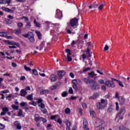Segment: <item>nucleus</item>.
Wrapping results in <instances>:
<instances>
[{
  "label": "nucleus",
  "mask_w": 130,
  "mask_h": 130,
  "mask_svg": "<svg viewBox=\"0 0 130 130\" xmlns=\"http://www.w3.org/2000/svg\"><path fill=\"white\" fill-rule=\"evenodd\" d=\"M79 20L75 17L70 20L69 25L66 27V31L68 34H72L73 29L77 27Z\"/></svg>",
  "instance_id": "nucleus-1"
},
{
  "label": "nucleus",
  "mask_w": 130,
  "mask_h": 130,
  "mask_svg": "<svg viewBox=\"0 0 130 130\" xmlns=\"http://www.w3.org/2000/svg\"><path fill=\"white\" fill-rule=\"evenodd\" d=\"M37 103L39 104V107H41L40 110L43 113V114H47L48 112L45 108V104H43V100H42L41 98L39 99L37 101Z\"/></svg>",
  "instance_id": "nucleus-2"
},
{
  "label": "nucleus",
  "mask_w": 130,
  "mask_h": 130,
  "mask_svg": "<svg viewBox=\"0 0 130 130\" xmlns=\"http://www.w3.org/2000/svg\"><path fill=\"white\" fill-rule=\"evenodd\" d=\"M107 106V100H104L103 99H102L101 102L98 103V105H96V108L99 110H102V109H104Z\"/></svg>",
  "instance_id": "nucleus-3"
},
{
  "label": "nucleus",
  "mask_w": 130,
  "mask_h": 130,
  "mask_svg": "<svg viewBox=\"0 0 130 130\" xmlns=\"http://www.w3.org/2000/svg\"><path fill=\"white\" fill-rule=\"evenodd\" d=\"M34 117L36 122H39V121H42L43 123L47 122V119L43 117H41L39 114H35Z\"/></svg>",
  "instance_id": "nucleus-4"
},
{
  "label": "nucleus",
  "mask_w": 130,
  "mask_h": 130,
  "mask_svg": "<svg viewBox=\"0 0 130 130\" xmlns=\"http://www.w3.org/2000/svg\"><path fill=\"white\" fill-rule=\"evenodd\" d=\"M125 108L123 107L121 108L120 109L119 112H118L117 115L116 117V118H117V117L119 118V119H123V116H121V114H122V115H124V114L125 113Z\"/></svg>",
  "instance_id": "nucleus-5"
},
{
  "label": "nucleus",
  "mask_w": 130,
  "mask_h": 130,
  "mask_svg": "<svg viewBox=\"0 0 130 130\" xmlns=\"http://www.w3.org/2000/svg\"><path fill=\"white\" fill-rule=\"evenodd\" d=\"M90 89L91 90H99L100 89V85L96 82V81H93L91 84L90 85Z\"/></svg>",
  "instance_id": "nucleus-6"
},
{
  "label": "nucleus",
  "mask_w": 130,
  "mask_h": 130,
  "mask_svg": "<svg viewBox=\"0 0 130 130\" xmlns=\"http://www.w3.org/2000/svg\"><path fill=\"white\" fill-rule=\"evenodd\" d=\"M66 71L64 70L58 71L57 72V75L58 77V80H61L64 76H66Z\"/></svg>",
  "instance_id": "nucleus-7"
},
{
  "label": "nucleus",
  "mask_w": 130,
  "mask_h": 130,
  "mask_svg": "<svg viewBox=\"0 0 130 130\" xmlns=\"http://www.w3.org/2000/svg\"><path fill=\"white\" fill-rule=\"evenodd\" d=\"M105 86L110 88H115V84L113 81L108 80L105 83Z\"/></svg>",
  "instance_id": "nucleus-8"
},
{
  "label": "nucleus",
  "mask_w": 130,
  "mask_h": 130,
  "mask_svg": "<svg viewBox=\"0 0 130 130\" xmlns=\"http://www.w3.org/2000/svg\"><path fill=\"white\" fill-rule=\"evenodd\" d=\"M55 18L57 19H59V20H61L62 18V12L60 11V10L57 9L56 12Z\"/></svg>",
  "instance_id": "nucleus-9"
},
{
  "label": "nucleus",
  "mask_w": 130,
  "mask_h": 130,
  "mask_svg": "<svg viewBox=\"0 0 130 130\" xmlns=\"http://www.w3.org/2000/svg\"><path fill=\"white\" fill-rule=\"evenodd\" d=\"M83 129L84 130H90V128H89L88 120H87L86 119H83Z\"/></svg>",
  "instance_id": "nucleus-10"
},
{
  "label": "nucleus",
  "mask_w": 130,
  "mask_h": 130,
  "mask_svg": "<svg viewBox=\"0 0 130 130\" xmlns=\"http://www.w3.org/2000/svg\"><path fill=\"white\" fill-rule=\"evenodd\" d=\"M84 82L86 84V85H88L89 84L90 86L92 84V83L94 81V80L89 78H85L83 79Z\"/></svg>",
  "instance_id": "nucleus-11"
},
{
  "label": "nucleus",
  "mask_w": 130,
  "mask_h": 130,
  "mask_svg": "<svg viewBox=\"0 0 130 130\" xmlns=\"http://www.w3.org/2000/svg\"><path fill=\"white\" fill-rule=\"evenodd\" d=\"M6 43L9 45H16L17 47H20V44L15 42H11L10 41H6Z\"/></svg>",
  "instance_id": "nucleus-12"
},
{
  "label": "nucleus",
  "mask_w": 130,
  "mask_h": 130,
  "mask_svg": "<svg viewBox=\"0 0 130 130\" xmlns=\"http://www.w3.org/2000/svg\"><path fill=\"white\" fill-rule=\"evenodd\" d=\"M15 126H16L17 129H22V126H21V123L19 121H15L14 122Z\"/></svg>",
  "instance_id": "nucleus-13"
},
{
  "label": "nucleus",
  "mask_w": 130,
  "mask_h": 130,
  "mask_svg": "<svg viewBox=\"0 0 130 130\" xmlns=\"http://www.w3.org/2000/svg\"><path fill=\"white\" fill-rule=\"evenodd\" d=\"M30 35L28 37V40L31 42V43H34L35 42V40L34 39V34L32 32H30Z\"/></svg>",
  "instance_id": "nucleus-14"
},
{
  "label": "nucleus",
  "mask_w": 130,
  "mask_h": 130,
  "mask_svg": "<svg viewBox=\"0 0 130 130\" xmlns=\"http://www.w3.org/2000/svg\"><path fill=\"white\" fill-rule=\"evenodd\" d=\"M49 79L51 82H56V81H57V76L54 74H53L50 76Z\"/></svg>",
  "instance_id": "nucleus-15"
},
{
  "label": "nucleus",
  "mask_w": 130,
  "mask_h": 130,
  "mask_svg": "<svg viewBox=\"0 0 130 130\" xmlns=\"http://www.w3.org/2000/svg\"><path fill=\"white\" fill-rule=\"evenodd\" d=\"M0 2V5H10L12 2V0H1Z\"/></svg>",
  "instance_id": "nucleus-16"
},
{
  "label": "nucleus",
  "mask_w": 130,
  "mask_h": 130,
  "mask_svg": "<svg viewBox=\"0 0 130 130\" xmlns=\"http://www.w3.org/2000/svg\"><path fill=\"white\" fill-rule=\"evenodd\" d=\"M13 32L14 34H16V35H20V34H21V33H22V28H18L16 29H14L13 30Z\"/></svg>",
  "instance_id": "nucleus-17"
},
{
  "label": "nucleus",
  "mask_w": 130,
  "mask_h": 130,
  "mask_svg": "<svg viewBox=\"0 0 130 130\" xmlns=\"http://www.w3.org/2000/svg\"><path fill=\"white\" fill-rule=\"evenodd\" d=\"M2 9L5 12H7L8 13H10L11 14L14 13V10H12L8 8L3 7Z\"/></svg>",
  "instance_id": "nucleus-18"
},
{
  "label": "nucleus",
  "mask_w": 130,
  "mask_h": 130,
  "mask_svg": "<svg viewBox=\"0 0 130 130\" xmlns=\"http://www.w3.org/2000/svg\"><path fill=\"white\" fill-rule=\"evenodd\" d=\"M27 94H28V92L26 91V90L21 89V90H20V95L22 97H25V96H26V95H27Z\"/></svg>",
  "instance_id": "nucleus-19"
},
{
  "label": "nucleus",
  "mask_w": 130,
  "mask_h": 130,
  "mask_svg": "<svg viewBox=\"0 0 130 130\" xmlns=\"http://www.w3.org/2000/svg\"><path fill=\"white\" fill-rule=\"evenodd\" d=\"M98 97H99V93L96 92L94 93L92 96H89L88 98L89 99L95 100L96 98H98Z\"/></svg>",
  "instance_id": "nucleus-20"
},
{
  "label": "nucleus",
  "mask_w": 130,
  "mask_h": 130,
  "mask_svg": "<svg viewBox=\"0 0 130 130\" xmlns=\"http://www.w3.org/2000/svg\"><path fill=\"white\" fill-rule=\"evenodd\" d=\"M87 45L88 46V47L87 48V53H90V50L93 48V46H92L91 42L87 43Z\"/></svg>",
  "instance_id": "nucleus-21"
},
{
  "label": "nucleus",
  "mask_w": 130,
  "mask_h": 130,
  "mask_svg": "<svg viewBox=\"0 0 130 130\" xmlns=\"http://www.w3.org/2000/svg\"><path fill=\"white\" fill-rule=\"evenodd\" d=\"M120 102V105H124V103H125V99L123 98H121L119 99Z\"/></svg>",
  "instance_id": "nucleus-22"
},
{
  "label": "nucleus",
  "mask_w": 130,
  "mask_h": 130,
  "mask_svg": "<svg viewBox=\"0 0 130 130\" xmlns=\"http://www.w3.org/2000/svg\"><path fill=\"white\" fill-rule=\"evenodd\" d=\"M33 93H31L30 94H29L28 96L26 97V99L27 100H29V101H32L33 100Z\"/></svg>",
  "instance_id": "nucleus-23"
},
{
  "label": "nucleus",
  "mask_w": 130,
  "mask_h": 130,
  "mask_svg": "<svg viewBox=\"0 0 130 130\" xmlns=\"http://www.w3.org/2000/svg\"><path fill=\"white\" fill-rule=\"evenodd\" d=\"M89 112H90V116L92 117H95V116H96V113L95 112V111H94V110H90Z\"/></svg>",
  "instance_id": "nucleus-24"
},
{
  "label": "nucleus",
  "mask_w": 130,
  "mask_h": 130,
  "mask_svg": "<svg viewBox=\"0 0 130 130\" xmlns=\"http://www.w3.org/2000/svg\"><path fill=\"white\" fill-rule=\"evenodd\" d=\"M88 75L91 78H94V77H96V76H97V74H95V72L94 71H91L88 74Z\"/></svg>",
  "instance_id": "nucleus-25"
},
{
  "label": "nucleus",
  "mask_w": 130,
  "mask_h": 130,
  "mask_svg": "<svg viewBox=\"0 0 130 130\" xmlns=\"http://www.w3.org/2000/svg\"><path fill=\"white\" fill-rule=\"evenodd\" d=\"M49 90H44L41 91H40V95H44V94H47V93H49Z\"/></svg>",
  "instance_id": "nucleus-26"
},
{
  "label": "nucleus",
  "mask_w": 130,
  "mask_h": 130,
  "mask_svg": "<svg viewBox=\"0 0 130 130\" xmlns=\"http://www.w3.org/2000/svg\"><path fill=\"white\" fill-rule=\"evenodd\" d=\"M25 106H28V104H27V102H22L20 103V107L21 108L25 107Z\"/></svg>",
  "instance_id": "nucleus-27"
},
{
  "label": "nucleus",
  "mask_w": 130,
  "mask_h": 130,
  "mask_svg": "<svg viewBox=\"0 0 130 130\" xmlns=\"http://www.w3.org/2000/svg\"><path fill=\"white\" fill-rule=\"evenodd\" d=\"M106 4V3L105 2L104 4H101L98 7V10H99L100 11H102Z\"/></svg>",
  "instance_id": "nucleus-28"
},
{
  "label": "nucleus",
  "mask_w": 130,
  "mask_h": 130,
  "mask_svg": "<svg viewBox=\"0 0 130 130\" xmlns=\"http://www.w3.org/2000/svg\"><path fill=\"white\" fill-rule=\"evenodd\" d=\"M57 116H58V115H52L51 116L50 119L52 120H54V121H56V117H57Z\"/></svg>",
  "instance_id": "nucleus-29"
},
{
  "label": "nucleus",
  "mask_w": 130,
  "mask_h": 130,
  "mask_svg": "<svg viewBox=\"0 0 130 130\" xmlns=\"http://www.w3.org/2000/svg\"><path fill=\"white\" fill-rule=\"evenodd\" d=\"M37 35L40 40H41V39H42V35L41 34V32H40V31H37Z\"/></svg>",
  "instance_id": "nucleus-30"
},
{
  "label": "nucleus",
  "mask_w": 130,
  "mask_h": 130,
  "mask_svg": "<svg viewBox=\"0 0 130 130\" xmlns=\"http://www.w3.org/2000/svg\"><path fill=\"white\" fill-rule=\"evenodd\" d=\"M44 46H45V42L43 41V42H42L41 44H40V50H42V49H43V47H44Z\"/></svg>",
  "instance_id": "nucleus-31"
},
{
  "label": "nucleus",
  "mask_w": 130,
  "mask_h": 130,
  "mask_svg": "<svg viewBox=\"0 0 130 130\" xmlns=\"http://www.w3.org/2000/svg\"><path fill=\"white\" fill-rule=\"evenodd\" d=\"M93 8L94 9L98 8V4H93L92 5H90V6H89V9H93Z\"/></svg>",
  "instance_id": "nucleus-32"
},
{
  "label": "nucleus",
  "mask_w": 130,
  "mask_h": 130,
  "mask_svg": "<svg viewBox=\"0 0 130 130\" xmlns=\"http://www.w3.org/2000/svg\"><path fill=\"white\" fill-rule=\"evenodd\" d=\"M11 107L14 110H19V106H16L15 105H12Z\"/></svg>",
  "instance_id": "nucleus-33"
},
{
  "label": "nucleus",
  "mask_w": 130,
  "mask_h": 130,
  "mask_svg": "<svg viewBox=\"0 0 130 130\" xmlns=\"http://www.w3.org/2000/svg\"><path fill=\"white\" fill-rule=\"evenodd\" d=\"M104 123V121L103 120H100L98 126H95V127H99V126H101L102 124Z\"/></svg>",
  "instance_id": "nucleus-34"
},
{
  "label": "nucleus",
  "mask_w": 130,
  "mask_h": 130,
  "mask_svg": "<svg viewBox=\"0 0 130 130\" xmlns=\"http://www.w3.org/2000/svg\"><path fill=\"white\" fill-rule=\"evenodd\" d=\"M27 24L25 25L26 29H30L31 28V22H26Z\"/></svg>",
  "instance_id": "nucleus-35"
},
{
  "label": "nucleus",
  "mask_w": 130,
  "mask_h": 130,
  "mask_svg": "<svg viewBox=\"0 0 130 130\" xmlns=\"http://www.w3.org/2000/svg\"><path fill=\"white\" fill-rule=\"evenodd\" d=\"M65 113L66 114H71V109H70V108H67L65 109Z\"/></svg>",
  "instance_id": "nucleus-36"
},
{
  "label": "nucleus",
  "mask_w": 130,
  "mask_h": 130,
  "mask_svg": "<svg viewBox=\"0 0 130 130\" xmlns=\"http://www.w3.org/2000/svg\"><path fill=\"white\" fill-rule=\"evenodd\" d=\"M32 72L33 75H34L35 76H38V71H37L36 69H33L32 70Z\"/></svg>",
  "instance_id": "nucleus-37"
},
{
  "label": "nucleus",
  "mask_w": 130,
  "mask_h": 130,
  "mask_svg": "<svg viewBox=\"0 0 130 130\" xmlns=\"http://www.w3.org/2000/svg\"><path fill=\"white\" fill-rule=\"evenodd\" d=\"M23 115V110L19 109L17 116H22Z\"/></svg>",
  "instance_id": "nucleus-38"
},
{
  "label": "nucleus",
  "mask_w": 130,
  "mask_h": 130,
  "mask_svg": "<svg viewBox=\"0 0 130 130\" xmlns=\"http://www.w3.org/2000/svg\"><path fill=\"white\" fill-rule=\"evenodd\" d=\"M37 102H34L32 101L31 103L29 102L28 104H30V105H32L33 106H37Z\"/></svg>",
  "instance_id": "nucleus-39"
},
{
  "label": "nucleus",
  "mask_w": 130,
  "mask_h": 130,
  "mask_svg": "<svg viewBox=\"0 0 130 130\" xmlns=\"http://www.w3.org/2000/svg\"><path fill=\"white\" fill-rule=\"evenodd\" d=\"M66 125L67 126H72V123L71 122V121H70V120H67L66 121Z\"/></svg>",
  "instance_id": "nucleus-40"
},
{
  "label": "nucleus",
  "mask_w": 130,
  "mask_h": 130,
  "mask_svg": "<svg viewBox=\"0 0 130 130\" xmlns=\"http://www.w3.org/2000/svg\"><path fill=\"white\" fill-rule=\"evenodd\" d=\"M57 89V86L56 85H52L50 87V89L53 91V90H56Z\"/></svg>",
  "instance_id": "nucleus-41"
},
{
  "label": "nucleus",
  "mask_w": 130,
  "mask_h": 130,
  "mask_svg": "<svg viewBox=\"0 0 130 130\" xmlns=\"http://www.w3.org/2000/svg\"><path fill=\"white\" fill-rule=\"evenodd\" d=\"M24 70H25L26 72H31V68L26 66V65L24 66Z\"/></svg>",
  "instance_id": "nucleus-42"
},
{
  "label": "nucleus",
  "mask_w": 130,
  "mask_h": 130,
  "mask_svg": "<svg viewBox=\"0 0 130 130\" xmlns=\"http://www.w3.org/2000/svg\"><path fill=\"white\" fill-rule=\"evenodd\" d=\"M99 84H101L102 85L105 84V82L104 81V80H103V79L99 80Z\"/></svg>",
  "instance_id": "nucleus-43"
},
{
  "label": "nucleus",
  "mask_w": 130,
  "mask_h": 130,
  "mask_svg": "<svg viewBox=\"0 0 130 130\" xmlns=\"http://www.w3.org/2000/svg\"><path fill=\"white\" fill-rule=\"evenodd\" d=\"M68 92L67 91H63L62 94H61V96L62 97H67V96H68Z\"/></svg>",
  "instance_id": "nucleus-44"
},
{
  "label": "nucleus",
  "mask_w": 130,
  "mask_h": 130,
  "mask_svg": "<svg viewBox=\"0 0 130 130\" xmlns=\"http://www.w3.org/2000/svg\"><path fill=\"white\" fill-rule=\"evenodd\" d=\"M67 59L68 61L71 62L72 60H73V58L71 56H70L69 54H67Z\"/></svg>",
  "instance_id": "nucleus-45"
},
{
  "label": "nucleus",
  "mask_w": 130,
  "mask_h": 130,
  "mask_svg": "<svg viewBox=\"0 0 130 130\" xmlns=\"http://www.w3.org/2000/svg\"><path fill=\"white\" fill-rule=\"evenodd\" d=\"M23 26H24V24H23V23L22 22H19L17 23V26L18 27V28H22Z\"/></svg>",
  "instance_id": "nucleus-46"
},
{
  "label": "nucleus",
  "mask_w": 130,
  "mask_h": 130,
  "mask_svg": "<svg viewBox=\"0 0 130 130\" xmlns=\"http://www.w3.org/2000/svg\"><path fill=\"white\" fill-rule=\"evenodd\" d=\"M115 105H116V110L117 111H118L119 110V106L118 105V102H116L115 103Z\"/></svg>",
  "instance_id": "nucleus-47"
},
{
  "label": "nucleus",
  "mask_w": 130,
  "mask_h": 130,
  "mask_svg": "<svg viewBox=\"0 0 130 130\" xmlns=\"http://www.w3.org/2000/svg\"><path fill=\"white\" fill-rule=\"evenodd\" d=\"M118 84L119 86H120V87H121L122 88H123L124 87V85H123V84H122V82L120 80L118 81Z\"/></svg>",
  "instance_id": "nucleus-48"
},
{
  "label": "nucleus",
  "mask_w": 130,
  "mask_h": 130,
  "mask_svg": "<svg viewBox=\"0 0 130 130\" xmlns=\"http://www.w3.org/2000/svg\"><path fill=\"white\" fill-rule=\"evenodd\" d=\"M12 94H9L8 96L6 97V99H8L9 101H11L12 100Z\"/></svg>",
  "instance_id": "nucleus-49"
},
{
  "label": "nucleus",
  "mask_w": 130,
  "mask_h": 130,
  "mask_svg": "<svg viewBox=\"0 0 130 130\" xmlns=\"http://www.w3.org/2000/svg\"><path fill=\"white\" fill-rule=\"evenodd\" d=\"M81 105L84 109H86V108H87V104L86 103H82Z\"/></svg>",
  "instance_id": "nucleus-50"
},
{
  "label": "nucleus",
  "mask_w": 130,
  "mask_h": 130,
  "mask_svg": "<svg viewBox=\"0 0 130 130\" xmlns=\"http://www.w3.org/2000/svg\"><path fill=\"white\" fill-rule=\"evenodd\" d=\"M6 126L2 123H0V129L3 130L5 129Z\"/></svg>",
  "instance_id": "nucleus-51"
},
{
  "label": "nucleus",
  "mask_w": 130,
  "mask_h": 130,
  "mask_svg": "<svg viewBox=\"0 0 130 130\" xmlns=\"http://www.w3.org/2000/svg\"><path fill=\"white\" fill-rule=\"evenodd\" d=\"M57 122H58V123H59V124L60 125H61V124H62V121L61 120V119H60V118H58L57 119Z\"/></svg>",
  "instance_id": "nucleus-52"
},
{
  "label": "nucleus",
  "mask_w": 130,
  "mask_h": 130,
  "mask_svg": "<svg viewBox=\"0 0 130 130\" xmlns=\"http://www.w3.org/2000/svg\"><path fill=\"white\" fill-rule=\"evenodd\" d=\"M21 19H22V20H23V19H24L25 21H26V23H28V21H29V18L25 17V16H23L21 18Z\"/></svg>",
  "instance_id": "nucleus-53"
},
{
  "label": "nucleus",
  "mask_w": 130,
  "mask_h": 130,
  "mask_svg": "<svg viewBox=\"0 0 130 130\" xmlns=\"http://www.w3.org/2000/svg\"><path fill=\"white\" fill-rule=\"evenodd\" d=\"M69 94H74V90H73V88L72 87H70L69 90Z\"/></svg>",
  "instance_id": "nucleus-54"
},
{
  "label": "nucleus",
  "mask_w": 130,
  "mask_h": 130,
  "mask_svg": "<svg viewBox=\"0 0 130 130\" xmlns=\"http://www.w3.org/2000/svg\"><path fill=\"white\" fill-rule=\"evenodd\" d=\"M30 35V32H28V33L27 34L22 35V36H23V37H25V38H28V37H29Z\"/></svg>",
  "instance_id": "nucleus-55"
},
{
  "label": "nucleus",
  "mask_w": 130,
  "mask_h": 130,
  "mask_svg": "<svg viewBox=\"0 0 130 130\" xmlns=\"http://www.w3.org/2000/svg\"><path fill=\"white\" fill-rule=\"evenodd\" d=\"M10 19H7L5 20V23L7 24V25H10L11 24V22H10Z\"/></svg>",
  "instance_id": "nucleus-56"
},
{
  "label": "nucleus",
  "mask_w": 130,
  "mask_h": 130,
  "mask_svg": "<svg viewBox=\"0 0 130 130\" xmlns=\"http://www.w3.org/2000/svg\"><path fill=\"white\" fill-rule=\"evenodd\" d=\"M66 52L67 53H68V55H71V54H72V53H71V50L67 49L66 50Z\"/></svg>",
  "instance_id": "nucleus-57"
},
{
  "label": "nucleus",
  "mask_w": 130,
  "mask_h": 130,
  "mask_svg": "<svg viewBox=\"0 0 130 130\" xmlns=\"http://www.w3.org/2000/svg\"><path fill=\"white\" fill-rule=\"evenodd\" d=\"M3 112H8L9 111V108L7 107H5L3 109Z\"/></svg>",
  "instance_id": "nucleus-58"
},
{
  "label": "nucleus",
  "mask_w": 130,
  "mask_h": 130,
  "mask_svg": "<svg viewBox=\"0 0 130 130\" xmlns=\"http://www.w3.org/2000/svg\"><path fill=\"white\" fill-rule=\"evenodd\" d=\"M73 89H74V90H78V85L77 84H73L72 86Z\"/></svg>",
  "instance_id": "nucleus-59"
},
{
  "label": "nucleus",
  "mask_w": 130,
  "mask_h": 130,
  "mask_svg": "<svg viewBox=\"0 0 130 130\" xmlns=\"http://www.w3.org/2000/svg\"><path fill=\"white\" fill-rule=\"evenodd\" d=\"M22 109L25 110V111H27V110H29L30 109V108H29V107H27V106H26L24 107V108H23Z\"/></svg>",
  "instance_id": "nucleus-60"
},
{
  "label": "nucleus",
  "mask_w": 130,
  "mask_h": 130,
  "mask_svg": "<svg viewBox=\"0 0 130 130\" xmlns=\"http://www.w3.org/2000/svg\"><path fill=\"white\" fill-rule=\"evenodd\" d=\"M0 36H1V37H6V33H5L4 32H0Z\"/></svg>",
  "instance_id": "nucleus-61"
},
{
  "label": "nucleus",
  "mask_w": 130,
  "mask_h": 130,
  "mask_svg": "<svg viewBox=\"0 0 130 130\" xmlns=\"http://www.w3.org/2000/svg\"><path fill=\"white\" fill-rule=\"evenodd\" d=\"M51 126H52V124H48L47 125V127H46V128L47 130L48 129H50V128H49V127H51Z\"/></svg>",
  "instance_id": "nucleus-62"
},
{
  "label": "nucleus",
  "mask_w": 130,
  "mask_h": 130,
  "mask_svg": "<svg viewBox=\"0 0 130 130\" xmlns=\"http://www.w3.org/2000/svg\"><path fill=\"white\" fill-rule=\"evenodd\" d=\"M109 49V47L107 45H106L104 47V51H107Z\"/></svg>",
  "instance_id": "nucleus-63"
},
{
  "label": "nucleus",
  "mask_w": 130,
  "mask_h": 130,
  "mask_svg": "<svg viewBox=\"0 0 130 130\" xmlns=\"http://www.w3.org/2000/svg\"><path fill=\"white\" fill-rule=\"evenodd\" d=\"M97 130H105V128H104V127L101 126H99V128Z\"/></svg>",
  "instance_id": "nucleus-64"
}]
</instances>
